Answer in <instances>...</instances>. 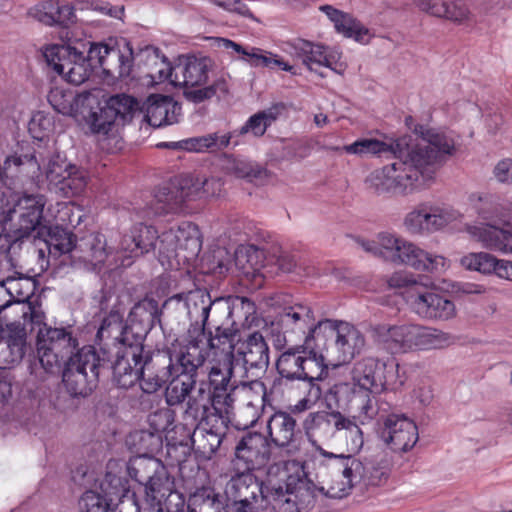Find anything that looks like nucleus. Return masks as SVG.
<instances>
[{
    "label": "nucleus",
    "mask_w": 512,
    "mask_h": 512,
    "mask_svg": "<svg viewBox=\"0 0 512 512\" xmlns=\"http://www.w3.org/2000/svg\"><path fill=\"white\" fill-rule=\"evenodd\" d=\"M44 58L57 74L74 85L84 83L98 67L114 80L130 77L134 66L145 67L147 71L158 66L168 69V62L160 56L158 48L146 45L134 53L129 42L120 49L104 43L69 40L63 45L47 47Z\"/></svg>",
    "instance_id": "1"
},
{
    "label": "nucleus",
    "mask_w": 512,
    "mask_h": 512,
    "mask_svg": "<svg viewBox=\"0 0 512 512\" xmlns=\"http://www.w3.org/2000/svg\"><path fill=\"white\" fill-rule=\"evenodd\" d=\"M422 132V128H416ZM428 143L412 145L409 137L395 139V160L372 171L365 179L367 189L378 196H407L423 189L451 143L442 135L424 132Z\"/></svg>",
    "instance_id": "2"
},
{
    "label": "nucleus",
    "mask_w": 512,
    "mask_h": 512,
    "mask_svg": "<svg viewBox=\"0 0 512 512\" xmlns=\"http://www.w3.org/2000/svg\"><path fill=\"white\" fill-rule=\"evenodd\" d=\"M205 356L190 351L163 349L152 361L154 372L144 384V393L153 394L167 384L164 392L169 407L179 406L193 393L197 381V370L204 364Z\"/></svg>",
    "instance_id": "3"
},
{
    "label": "nucleus",
    "mask_w": 512,
    "mask_h": 512,
    "mask_svg": "<svg viewBox=\"0 0 512 512\" xmlns=\"http://www.w3.org/2000/svg\"><path fill=\"white\" fill-rule=\"evenodd\" d=\"M160 244V253H176L178 250L185 252V259L196 257L201 251L202 242L198 227L192 223L184 222L176 229L170 228L159 235L152 225L138 223L130 231L124 234L116 249L121 254V265L129 266L131 262L125 263V259L142 256L153 251L157 242Z\"/></svg>",
    "instance_id": "4"
},
{
    "label": "nucleus",
    "mask_w": 512,
    "mask_h": 512,
    "mask_svg": "<svg viewBox=\"0 0 512 512\" xmlns=\"http://www.w3.org/2000/svg\"><path fill=\"white\" fill-rule=\"evenodd\" d=\"M303 429L317 449L318 443L345 442L347 452L358 453L364 444L363 432L356 416L329 409L310 412L303 421Z\"/></svg>",
    "instance_id": "5"
},
{
    "label": "nucleus",
    "mask_w": 512,
    "mask_h": 512,
    "mask_svg": "<svg viewBox=\"0 0 512 512\" xmlns=\"http://www.w3.org/2000/svg\"><path fill=\"white\" fill-rule=\"evenodd\" d=\"M107 345L105 343L99 351L91 345L83 346L62 365V382L71 397H88L97 388L110 361Z\"/></svg>",
    "instance_id": "6"
},
{
    "label": "nucleus",
    "mask_w": 512,
    "mask_h": 512,
    "mask_svg": "<svg viewBox=\"0 0 512 512\" xmlns=\"http://www.w3.org/2000/svg\"><path fill=\"white\" fill-rule=\"evenodd\" d=\"M351 379L367 398L360 407L364 419L371 420L378 415V406L375 396L388 389H395L401 385L398 380V364L382 362L373 357H366L357 361L351 370Z\"/></svg>",
    "instance_id": "7"
},
{
    "label": "nucleus",
    "mask_w": 512,
    "mask_h": 512,
    "mask_svg": "<svg viewBox=\"0 0 512 512\" xmlns=\"http://www.w3.org/2000/svg\"><path fill=\"white\" fill-rule=\"evenodd\" d=\"M213 65L214 62L210 57L186 56L174 67L175 80L171 82L175 86H182L184 98L195 104L209 100L218 93L226 95L229 86L224 77H219L212 84L207 85L208 74Z\"/></svg>",
    "instance_id": "8"
},
{
    "label": "nucleus",
    "mask_w": 512,
    "mask_h": 512,
    "mask_svg": "<svg viewBox=\"0 0 512 512\" xmlns=\"http://www.w3.org/2000/svg\"><path fill=\"white\" fill-rule=\"evenodd\" d=\"M110 361L105 373L111 370L112 382L121 389H129L137 382H140V388L144 392V384L148 379L149 373L154 372L152 361L163 350L149 351L144 345L131 343L124 346H117L114 352L106 348Z\"/></svg>",
    "instance_id": "9"
},
{
    "label": "nucleus",
    "mask_w": 512,
    "mask_h": 512,
    "mask_svg": "<svg viewBox=\"0 0 512 512\" xmlns=\"http://www.w3.org/2000/svg\"><path fill=\"white\" fill-rule=\"evenodd\" d=\"M72 326L44 325L36 335V359L46 374L59 373L62 365L80 350Z\"/></svg>",
    "instance_id": "10"
},
{
    "label": "nucleus",
    "mask_w": 512,
    "mask_h": 512,
    "mask_svg": "<svg viewBox=\"0 0 512 512\" xmlns=\"http://www.w3.org/2000/svg\"><path fill=\"white\" fill-rule=\"evenodd\" d=\"M228 429V418H210L188 432L186 442L167 445V455L180 464L186 461L191 449L203 460H210L220 448Z\"/></svg>",
    "instance_id": "11"
},
{
    "label": "nucleus",
    "mask_w": 512,
    "mask_h": 512,
    "mask_svg": "<svg viewBox=\"0 0 512 512\" xmlns=\"http://www.w3.org/2000/svg\"><path fill=\"white\" fill-rule=\"evenodd\" d=\"M280 380L316 383L328 377V363L323 354H312L304 345L290 347L276 361Z\"/></svg>",
    "instance_id": "12"
},
{
    "label": "nucleus",
    "mask_w": 512,
    "mask_h": 512,
    "mask_svg": "<svg viewBox=\"0 0 512 512\" xmlns=\"http://www.w3.org/2000/svg\"><path fill=\"white\" fill-rule=\"evenodd\" d=\"M381 240L388 262L406 265L421 272H437L445 267L446 260L443 256L430 254L395 234L383 236Z\"/></svg>",
    "instance_id": "13"
},
{
    "label": "nucleus",
    "mask_w": 512,
    "mask_h": 512,
    "mask_svg": "<svg viewBox=\"0 0 512 512\" xmlns=\"http://www.w3.org/2000/svg\"><path fill=\"white\" fill-rule=\"evenodd\" d=\"M141 113L135 98L126 94L114 95L98 111L90 114V128L95 134L109 135L115 126H124Z\"/></svg>",
    "instance_id": "14"
},
{
    "label": "nucleus",
    "mask_w": 512,
    "mask_h": 512,
    "mask_svg": "<svg viewBox=\"0 0 512 512\" xmlns=\"http://www.w3.org/2000/svg\"><path fill=\"white\" fill-rule=\"evenodd\" d=\"M271 306L277 310L275 320L284 334L302 337L313 324L314 309L307 302L295 300L287 294H279L271 298Z\"/></svg>",
    "instance_id": "15"
},
{
    "label": "nucleus",
    "mask_w": 512,
    "mask_h": 512,
    "mask_svg": "<svg viewBox=\"0 0 512 512\" xmlns=\"http://www.w3.org/2000/svg\"><path fill=\"white\" fill-rule=\"evenodd\" d=\"M251 471H238L226 484L225 495L237 512H255L263 503L266 479L259 481Z\"/></svg>",
    "instance_id": "16"
},
{
    "label": "nucleus",
    "mask_w": 512,
    "mask_h": 512,
    "mask_svg": "<svg viewBox=\"0 0 512 512\" xmlns=\"http://www.w3.org/2000/svg\"><path fill=\"white\" fill-rule=\"evenodd\" d=\"M288 471L280 464L268 467L262 509L270 512H298L297 500L288 485Z\"/></svg>",
    "instance_id": "17"
},
{
    "label": "nucleus",
    "mask_w": 512,
    "mask_h": 512,
    "mask_svg": "<svg viewBox=\"0 0 512 512\" xmlns=\"http://www.w3.org/2000/svg\"><path fill=\"white\" fill-rule=\"evenodd\" d=\"M407 304L421 318L448 321L456 316L453 301L427 286H414L407 295Z\"/></svg>",
    "instance_id": "18"
},
{
    "label": "nucleus",
    "mask_w": 512,
    "mask_h": 512,
    "mask_svg": "<svg viewBox=\"0 0 512 512\" xmlns=\"http://www.w3.org/2000/svg\"><path fill=\"white\" fill-rule=\"evenodd\" d=\"M271 456L268 439L259 432H247L235 447L234 467L240 470H257L264 467Z\"/></svg>",
    "instance_id": "19"
},
{
    "label": "nucleus",
    "mask_w": 512,
    "mask_h": 512,
    "mask_svg": "<svg viewBox=\"0 0 512 512\" xmlns=\"http://www.w3.org/2000/svg\"><path fill=\"white\" fill-rule=\"evenodd\" d=\"M285 51L294 58L300 60L311 71L318 73L321 77L325 75L318 71L320 67H326L341 74L343 68L337 64L335 56L327 52V48L319 43H314L302 38H296L286 42Z\"/></svg>",
    "instance_id": "20"
},
{
    "label": "nucleus",
    "mask_w": 512,
    "mask_h": 512,
    "mask_svg": "<svg viewBox=\"0 0 512 512\" xmlns=\"http://www.w3.org/2000/svg\"><path fill=\"white\" fill-rule=\"evenodd\" d=\"M364 346V335L353 325L342 321L334 341L327 348L326 362L333 367L349 363Z\"/></svg>",
    "instance_id": "21"
},
{
    "label": "nucleus",
    "mask_w": 512,
    "mask_h": 512,
    "mask_svg": "<svg viewBox=\"0 0 512 512\" xmlns=\"http://www.w3.org/2000/svg\"><path fill=\"white\" fill-rule=\"evenodd\" d=\"M452 220L448 211L424 202L406 214L403 225L412 235H424L442 229Z\"/></svg>",
    "instance_id": "22"
},
{
    "label": "nucleus",
    "mask_w": 512,
    "mask_h": 512,
    "mask_svg": "<svg viewBox=\"0 0 512 512\" xmlns=\"http://www.w3.org/2000/svg\"><path fill=\"white\" fill-rule=\"evenodd\" d=\"M128 475L145 488L148 496L150 493L159 492L164 482L167 483V470L162 462L148 455H138L129 460L127 465Z\"/></svg>",
    "instance_id": "23"
},
{
    "label": "nucleus",
    "mask_w": 512,
    "mask_h": 512,
    "mask_svg": "<svg viewBox=\"0 0 512 512\" xmlns=\"http://www.w3.org/2000/svg\"><path fill=\"white\" fill-rule=\"evenodd\" d=\"M381 438L393 451L406 452L418 441V429L407 417L392 414L384 420Z\"/></svg>",
    "instance_id": "24"
},
{
    "label": "nucleus",
    "mask_w": 512,
    "mask_h": 512,
    "mask_svg": "<svg viewBox=\"0 0 512 512\" xmlns=\"http://www.w3.org/2000/svg\"><path fill=\"white\" fill-rule=\"evenodd\" d=\"M127 321V333L131 334L132 342L144 345V341L151 329L156 323L160 325L158 302L148 297L140 300L131 308Z\"/></svg>",
    "instance_id": "25"
},
{
    "label": "nucleus",
    "mask_w": 512,
    "mask_h": 512,
    "mask_svg": "<svg viewBox=\"0 0 512 512\" xmlns=\"http://www.w3.org/2000/svg\"><path fill=\"white\" fill-rule=\"evenodd\" d=\"M420 324H377L372 328L374 337L393 352L418 349Z\"/></svg>",
    "instance_id": "26"
},
{
    "label": "nucleus",
    "mask_w": 512,
    "mask_h": 512,
    "mask_svg": "<svg viewBox=\"0 0 512 512\" xmlns=\"http://www.w3.org/2000/svg\"><path fill=\"white\" fill-rule=\"evenodd\" d=\"M235 353L242 359L246 373L251 372V377H259L269 366V347L260 332H253L238 341Z\"/></svg>",
    "instance_id": "27"
},
{
    "label": "nucleus",
    "mask_w": 512,
    "mask_h": 512,
    "mask_svg": "<svg viewBox=\"0 0 512 512\" xmlns=\"http://www.w3.org/2000/svg\"><path fill=\"white\" fill-rule=\"evenodd\" d=\"M40 171V164L34 154L9 155L0 166V185L9 191L19 189L27 177H34Z\"/></svg>",
    "instance_id": "28"
},
{
    "label": "nucleus",
    "mask_w": 512,
    "mask_h": 512,
    "mask_svg": "<svg viewBox=\"0 0 512 512\" xmlns=\"http://www.w3.org/2000/svg\"><path fill=\"white\" fill-rule=\"evenodd\" d=\"M224 417L220 408H215L211 400V390L201 383L196 391L188 397L182 412V419L186 426L193 428L202 425L210 418Z\"/></svg>",
    "instance_id": "29"
},
{
    "label": "nucleus",
    "mask_w": 512,
    "mask_h": 512,
    "mask_svg": "<svg viewBox=\"0 0 512 512\" xmlns=\"http://www.w3.org/2000/svg\"><path fill=\"white\" fill-rule=\"evenodd\" d=\"M28 349L27 333L21 323H10L0 334V368L18 364Z\"/></svg>",
    "instance_id": "30"
},
{
    "label": "nucleus",
    "mask_w": 512,
    "mask_h": 512,
    "mask_svg": "<svg viewBox=\"0 0 512 512\" xmlns=\"http://www.w3.org/2000/svg\"><path fill=\"white\" fill-rule=\"evenodd\" d=\"M77 251L81 253L79 258L92 265L93 270H100L109 261V266H117L121 254L114 253L113 248L107 247V241L103 234L93 232L81 238L77 244Z\"/></svg>",
    "instance_id": "31"
},
{
    "label": "nucleus",
    "mask_w": 512,
    "mask_h": 512,
    "mask_svg": "<svg viewBox=\"0 0 512 512\" xmlns=\"http://www.w3.org/2000/svg\"><path fill=\"white\" fill-rule=\"evenodd\" d=\"M27 14L33 19L49 26L59 25L68 27L76 21L74 7L66 1L42 0L30 7Z\"/></svg>",
    "instance_id": "32"
},
{
    "label": "nucleus",
    "mask_w": 512,
    "mask_h": 512,
    "mask_svg": "<svg viewBox=\"0 0 512 512\" xmlns=\"http://www.w3.org/2000/svg\"><path fill=\"white\" fill-rule=\"evenodd\" d=\"M214 46L231 51L230 55L237 54V59L247 62L249 65L253 67H274L278 66L283 71H291L292 66L285 63L282 59L277 58L276 56H272L271 54L265 55L262 53V50L259 48L251 47L246 48L230 39L215 37L213 38Z\"/></svg>",
    "instance_id": "33"
},
{
    "label": "nucleus",
    "mask_w": 512,
    "mask_h": 512,
    "mask_svg": "<svg viewBox=\"0 0 512 512\" xmlns=\"http://www.w3.org/2000/svg\"><path fill=\"white\" fill-rule=\"evenodd\" d=\"M180 111L181 107L170 96L154 94L147 98L144 119L159 128L177 123Z\"/></svg>",
    "instance_id": "34"
},
{
    "label": "nucleus",
    "mask_w": 512,
    "mask_h": 512,
    "mask_svg": "<svg viewBox=\"0 0 512 512\" xmlns=\"http://www.w3.org/2000/svg\"><path fill=\"white\" fill-rule=\"evenodd\" d=\"M128 332V321L124 324V312L120 305H114L107 316L102 320L97 331V339L101 342L112 341L114 348L132 343V336Z\"/></svg>",
    "instance_id": "35"
},
{
    "label": "nucleus",
    "mask_w": 512,
    "mask_h": 512,
    "mask_svg": "<svg viewBox=\"0 0 512 512\" xmlns=\"http://www.w3.org/2000/svg\"><path fill=\"white\" fill-rule=\"evenodd\" d=\"M469 233L488 249L512 253V230L509 224L499 228L490 224L469 227Z\"/></svg>",
    "instance_id": "36"
},
{
    "label": "nucleus",
    "mask_w": 512,
    "mask_h": 512,
    "mask_svg": "<svg viewBox=\"0 0 512 512\" xmlns=\"http://www.w3.org/2000/svg\"><path fill=\"white\" fill-rule=\"evenodd\" d=\"M342 321L332 319L316 320L309 327L308 332L303 334L304 348L308 349L312 354H322L323 350L327 351L329 345L328 340L335 339L337 331Z\"/></svg>",
    "instance_id": "37"
},
{
    "label": "nucleus",
    "mask_w": 512,
    "mask_h": 512,
    "mask_svg": "<svg viewBox=\"0 0 512 512\" xmlns=\"http://www.w3.org/2000/svg\"><path fill=\"white\" fill-rule=\"evenodd\" d=\"M414 4L432 16L445 17L454 22L468 20L472 15L465 0H414Z\"/></svg>",
    "instance_id": "38"
},
{
    "label": "nucleus",
    "mask_w": 512,
    "mask_h": 512,
    "mask_svg": "<svg viewBox=\"0 0 512 512\" xmlns=\"http://www.w3.org/2000/svg\"><path fill=\"white\" fill-rule=\"evenodd\" d=\"M127 489L123 479L110 472L106 473L100 483V494L113 504L115 498L120 499V508L124 512H140V506L136 501L134 494H126Z\"/></svg>",
    "instance_id": "39"
},
{
    "label": "nucleus",
    "mask_w": 512,
    "mask_h": 512,
    "mask_svg": "<svg viewBox=\"0 0 512 512\" xmlns=\"http://www.w3.org/2000/svg\"><path fill=\"white\" fill-rule=\"evenodd\" d=\"M295 428L296 420L283 411L275 412L267 422L269 437L277 447H286L293 441Z\"/></svg>",
    "instance_id": "40"
},
{
    "label": "nucleus",
    "mask_w": 512,
    "mask_h": 512,
    "mask_svg": "<svg viewBox=\"0 0 512 512\" xmlns=\"http://www.w3.org/2000/svg\"><path fill=\"white\" fill-rule=\"evenodd\" d=\"M188 512H228L221 496L208 486L197 488L189 495Z\"/></svg>",
    "instance_id": "41"
},
{
    "label": "nucleus",
    "mask_w": 512,
    "mask_h": 512,
    "mask_svg": "<svg viewBox=\"0 0 512 512\" xmlns=\"http://www.w3.org/2000/svg\"><path fill=\"white\" fill-rule=\"evenodd\" d=\"M319 454L328 459V466L332 469L335 477H351L359 478L362 470V463L357 460L351 452L345 455L334 454L323 449L321 446H317Z\"/></svg>",
    "instance_id": "42"
},
{
    "label": "nucleus",
    "mask_w": 512,
    "mask_h": 512,
    "mask_svg": "<svg viewBox=\"0 0 512 512\" xmlns=\"http://www.w3.org/2000/svg\"><path fill=\"white\" fill-rule=\"evenodd\" d=\"M183 196L174 181H171L157 190L152 203L155 215H165L178 212L183 205Z\"/></svg>",
    "instance_id": "43"
},
{
    "label": "nucleus",
    "mask_w": 512,
    "mask_h": 512,
    "mask_svg": "<svg viewBox=\"0 0 512 512\" xmlns=\"http://www.w3.org/2000/svg\"><path fill=\"white\" fill-rule=\"evenodd\" d=\"M221 167L226 173L249 181L267 176V171L263 167L234 155L224 154Z\"/></svg>",
    "instance_id": "44"
},
{
    "label": "nucleus",
    "mask_w": 512,
    "mask_h": 512,
    "mask_svg": "<svg viewBox=\"0 0 512 512\" xmlns=\"http://www.w3.org/2000/svg\"><path fill=\"white\" fill-rule=\"evenodd\" d=\"M34 289L35 282L31 277L8 276L0 281V296H8L18 304L28 302Z\"/></svg>",
    "instance_id": "45"
},
{
    "label": "nucleus",
    "mask_w": 512,
    "mask_h": 512,
    "mask_svg": "<svg viewBox=\"0 0 512 512\" xmlns=\"http://www.w3.org/2000/svg\"><path fill=\"white\" fill-rule=\"evenodd\" d=\"M353 399H361L365 403L366 397L359 391L358 387L352 381L339 382L329 388L325 395V400L329 409L339 410L348 405Z\"/></svg>",
    "instance_id": "46"
},
{
    "label": "nucleus",
    "mask_w": 512,
    "mask_h": 512,
    "mask_svg": "<svg viewBox=\"0 0 512 512\" xmlns=\"http://www.w3.org/2000/svg\"><path fill=\"white\" fill-rule=\"evenodd\" d=\"M18 220L10 228L9 236L12 238L10 248H13L19 242L24 239L33 237L36 239L41 236L46 229V226L42 225V220L38 218H32L27 213L17 212Z\"/></svg>",
    "instance_id": "47"
},
{
    "label": "nucleus",
    "mask_w": 512,
    "mask_h": 512,
    "mask_svg": "<svg viewBox=\"0 0 512 512\" xmlns=\"http://www.w3.org/2000/svg\"><path fill=\"white\" fill-rule=\"evenodd\" d=\"M47 233L45 243L51 254H66L77 252L76 236L61 226H50L44 230Z\"/></svg>",
    "instance_id": "48"
},
{
    "label": "nucleus",
    "mask_w": 512,
    "mask_h": 512,
    "mask_svg": "<svg viewBox=\"0 0 512 512\" xmlns=\"http://www.w3.org/2000/svg\"><path fill=\"white\" fill-rule=\"evenodd\" d=\"M160 327L174 326L179 327L184 324L185 316L187 315V307L183 300V293L175 294L164 301L162 307L159 308Z\"/></svg>",
    "instance_id": "49"
},
{
    "label": "nucleus",
    "mask_w": 512,
    "mask_h": 512,
    "mask_svg": "<svg viewBox=\"0 0 512 512\" xmlns=\"http://www.w3.org/2000/svg\"><path fill=\"white\" fill-rule=\"evenodd\" d=\"M205 309V315L202 321L203 324L224 326L228 324V322H231L232 325L236 323V321L233 320L231 310V296L219 297L214 300L210 298L209 304Z\"/></svg>",
    "instance_id": "50"
},
{
    "label": "nucleus",
    "mask_w": 512,
    "mask_h": 512,
    "mask_svg": "<svg viewBox=\"0 0 512 512\" xmlns=\"http://www.w3.org/2000/svg\"><path fill=\"white\" fill-rule=\"evenodd\" d=\"M288 485L292 491L293 498L297 500L298 512L301 509L306 510L314 506L316 493L319 492V488L315 487L312 482L289 474Z\"/></svg>",
    "instance_id": "51"
},
{
    "label": "nucleus",
    "mask_w": 512,
    "mask_h": 512,
    "mask_svg": "<svg viewBox=\"0 0 512 512\" xmlns=\"http://www.w3.org/2000/svg\"><path fill=\"white\" fill-rule=\"evenodd\" d=\"M215 331L212 332L211 329L208 330L206 347L210 350L218 349L221 351H225L226 347L228 348L227 355L228 358H235V350L237 348V344H235L237 330H232L229 327L224 326H213Z\"/></svg>",
    "instance_id": "52"
},
{
    "label": "nucleus",
    "mask_w": 512,
    "mask_h": 512,
    "mask_svg": "<svg viewBox=\"0 0 512 512\" xmlns=\"http://www.w3.org/2000/svg\"><path fill=\"white\" fill-rule=\"evenodd\" d=\"M456 338L440 329L420 325L418 350L443 349L455 343Z\"/></svg>",
    "instance_id": "53"
},
{
    "label": "nucleus",
    "mask_w": 512,
    "mask_h": 512,
    "mask_svg": "<svg viewBox=\"0 0 512 512\" xmlns=\"http://www.w3.org/2000/svg\"><path fill=\"white\" fill-rule=\"evenodd\" d=\"M233 370L234 362L230 358L223 363L213 365L208 374V388L211 392H224L236 386V382H232Z\"/></svg>",
    "instance_id": "54"
},
{
    "label": "nucleus",
    "mask_w": 512,
    "mask_h": 512,
    "mask_svg": "<svg viewBox=\"0 0 512 512\" xmlns=\"http://www.w3.org/2000/svg\"><path fill=\"white\" fill-rule=\"evenodd\" d=\"M159 488L161 491H155L148 495L152 501L157 502L160 506L157 512H162L163 510H166V512H183L185 504L184 498L179 492L171 489L169 478L167 479V483L164 482Z\"/></svg>",
    "instance_id": "55"
},
{
    "label": "nucleus",
    "mask_w": 512,
    "mask_h": 512,
    "mask_svg": "<svg viewBox=\"0 0 512 512\" xmlns=\"http://www.w3.org/2000/svg\"><path fill=\"white\" fill-rule=\"evenodd\" d=\"M87 185V176L84 170L75 165L70 167L66 176L61 178V183L53 190L60 196L69 198L81 194Z\"/></svg>",
    "instance_id": "56"
},
{
    "label": "nucleus",
    "mask_w": 512,
    "mask_h": 512,
    "mask_svg": "<svg viewBox=\"0 0 512 512\" xmlns=\"http://www.w3.org/2000/svg\"><path fill=\"white\" fill-rule=\"evenodd\" d=\"M394 144L395 140L388 144L373 138H362L352 144L345 145L343 150L348 154L359 156L380 155L388 152L395 154Z\"/></svg>",
    "instance_id": "57"
},
{
    "label": "nucleus",
    "mask_w": 512,
    "mask_h": 512,
    "mask_svg": "<svg viewBox=\"0 0 512 512\" xmlns=\"http://www.w3.org/2000/svg\"><path fill=\"white\" fill-rule=\"evenodd\" d=\"M266 258L267 255L263 250L251 245L246 249L245 254L242 252L237 253L236 261L242 266L245 274L256 276L260 273L261 269L268 266Z\"/></svg>",
    "instance_id": "58"
},
{
    "label": "nucleus",
    "mask_w": 512,
    "mask_h": 512,
    "mask_svg": "<svg viewBox=\"0 0 512 512\" xmlns=\"http://www.w3.org/2000/svg\"><path fill=\"white\" fill-rule=\"evenodd\" d=\"M210 294L205 289H195L189 291L186 295L183 294V300L187 307V315L190 319L203 321L205 315V308H207L210 301Z\"/></svg>",
    "instance_id": "59"
},
{
    "label": "nucleus",
    "mask_w": 512,
    "mask_h": 512,
    "mask_svg": "<svg viewBox=\"0 0 512 512\" xmlns=\"http://www.w3.org/2000/svg\"><path fill=\"white\" fill-rule=\"evenodd\" d=\"M80 512H124L94 490L86 491L79 500Z\"/></svg>",
    "instance_id": "60"
},
{
    "label": "nucleus",
    "mask_w": 512,
    "mask_h": 512,
    "mask_svg": "<svg viewBox=\"0 0 512 512\" xmlns=\"http://www.w3.org/2000/svg\"><path fill=\"white\" fill-rule=\"evenodd\" d=\"M46 204V198L42 194H23L16 201L12 213L22 212L29 214L32 218L43 219V210Z\"/></svg>",
    "instance_id": "61"
},
{
    "label": "nucleus",
    "mask_w": 512,
    "mask_h": 512,
    "mask_svg": "<svg viewBox=\"0 0 512 512\" xmlns=\"http://www.w3.org/2000/svg\"><path fill=\"white\" fill-rule=\"evenodd\" d=\"M497 258L486 252L469 253L461 258V265L468 270L482 274H492Z\"/></svg>",
    "instance_id": "62"
},
{
    "label": "nucleus",
    "mask_w": 512,
    "mask_h": 512,
    "mask_svg": "<svg viewBox=\"0 0 512 512\" xmlns=\"http://www.w3.org/2000/svg\"><path fill=\"white\" fill-rule=\"evenodd\" d=\"M130 437L137 446V450L142 451L143 455L153 454L162 446V436L151 430L136 431Z\"/></svg>",
    "instance_id": "63"
},
{
    "label": "nucleus",
    "mask_w": 512,
    "mask_h": 512,
    "mask_svg": "<svg viewBox=\"0 0 512 512\" xmlns=\"http://www.w3.org/2000/svg\"><path fill=\"white\" fill-rule=\"evenodd\" d=\"M175 418L176 412L168 406L151 413L148 416V423L151 431L162 436V433L173 429Z\"/></svg>",
    "instance_id": "64"
}]
</instances>
